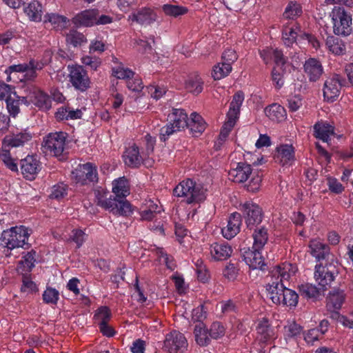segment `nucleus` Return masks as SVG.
Wrapping results in <instances>:
<instances>
[{"label":"nucleus","instance_id":"1","mask_svg":"<svg viewBox=\"0 0 353 353\" xmlns=\"http://www.w3.org/2000/svg\"><path fill=\"white\" fill-rule=\"evenodd\" d=\"M297 270L296 266L289 263H284L274 267L270 273V280L266 285L268 297L275 304H281L285 288L283 281H288Z\"/></svg>","mask_w":353,"mask_h":353},{"label":"nucleus","instance_id":"2","mask_svg":"<svg viewBox=\"0 0 353 353\" xmlns=\"http://www.w3.org/2000/svg\"><path fill=\"white\" fill-rule=\"evenodd\" d=\"M207 190L201 184L187 179L180 182L174 189V196L183 197L188 204L199 203L206 199Z\"/></svg>","mask_w":353,"mask_h":353},{"label":"nucleus","instance_id":"3","mask_svg":"<svg viewBox=\"0 0 353 353\" xmlns=\"http://www.w3.org/2000/svg\"><path fill=\"white\" fill-rule=\"evenodd\" d=\"M207 190L201 184L187 179L180 182L174 189V196L183 197L188 204L199 203L206 199Z\"/></svg>","mask_w":353,"mask_h":353},{"label":"nucleus","instance_id":"4","mask_svg":"<svg viewBox=\"0 0 353 353\" xmlns=\"http://www.w3.org/2000/svg\"><path fill=\"white\" fill-rule=\"evenodd\" d=\"M28 229L23 225L12 227L3 230L0 240L1 244L9 250L23 248L29 237Z\"/></svg>","mask_w":353,"mask_h":353},{"label":"nucleus","instance_id":"5","mask_svg":"<svg viewBox=\"0 0 353 353\" xmlns=\"http://www.w3.org/2000/svg\"><path fill=\"white\" fill-rule=\"evenodd\" d=\"M244 100L243 93L241 92H236L230 103L229 111L227 114V119L225 121L219 135V142H223L230 132L234 128L239 114L240 108Z\"/></svg>","mask_w":353,"mask_h":353},{"label":"nucleus","instance_id":"6","mask_svg":"<svg viewBox=\"0 0 353 353\" xmlns=\"http://www.w3.org/2000/svg\"><path fill=\"white\" fill-rule=\"evenodd\" d=\"M169 123L160 130V139L165 141L174 132L188 127V115L182 109H173L168 116Z\"/></svg>","mask_w":353,"mask_h":353},{"label":"nucleus","instance_id":"7","mask_svg":"<svg viewBox=\"0 0 353 353\" xmlns=\"http://www.w3.org/2000/svg\"><path fill=\"white\" fill-rule=\"evenodd\" d=\"M333 32L336 35L347 36L352 32V17L344 8L334 7L332 9Z\"/></svg>","mask_w":353,"mask_h":353},{"label":"nucleus","instance_id":"8","mask_svg":"<svg viewBox=\"0 0 353 353\" xmlns=\"http://www.w3.org/2000/svg\"><path fill=\"white\" fill-rule=\"evenodd\" d=\"M46 64L47 61L31 59L28 63L12 65L5 70V73L8 75L6 80L11 81L10 75L12 72H24L27 80H33L37 77V70H41Z\"/></svg>","mask_w":353,"mask_h":353},{"label":"nucleus","instance_id":"9","mask_svg":"<svg viewBox=\"0 0 353 353\" xmlns=\"http://www.w3.org/2000/svg\"><path fill=\"white\" fill-rule=\"evenodd\" d=\"M67 134L63 132L50 133L43 141V148L46 152L54 157L63 155L66 145Z\"/></svg>","mask_w":353,"mask_h":353},{"label":"nucleus","instance_id":"10","mask_svg":"<svg viewBox=\"0 0 353 353\" xmlns=\"http://www.w3.org/2000/svg\"><path fill=\"white\" fill-rule=\"evenodd\" d=\"M188 347V341L184 335L172 331L165 335L163 350L168 353H183Z\"/></svg>","mask_w":353,"mask_h":353},{"label":"nucleus","instance_id":"11","mask_svg":"<svg viewBox=\"0 0 353 353\" xmlns=\"http://www.w3.org/2000/svg\"><path fill=\"white\" fill-rule=\"evenodd\" d=\"M239 210L243 213L247 226L252 228L262 221L263 212L259 205L252 201L240 204Z\"/></svg>","mask_w":353,"mask_h":353},{"label":"nucleus","instance_id":"12","mask_svg":"<svg viewBox=\"0 0 353 353\" xmlns=\"http://www.w3.org/2000/svg\"><path fill=\"white\" fill-rule=\"evenodd\" d=\"M69 79L72 86L77 90L85 92L90 87V79L82 66H68Z\"/></svg>","mask_w":353,"mask_h":353},{"label":"nucleus","instance_id":"13","mask_svg":"<svg viewBox=\"0 0 353 353\" xmlns=\"http://www.w3.org/2000/svg\"><path fill=\"white\" fill-rule=\"evenodd\" d=\"M72 178L81 185L97 181V168L92 163L79 164L72 172Z\"/></svg>","mask_w":353,"mask_h":353},{"label":"nucleus","instance_id":"14","mask_svg":"<svg viewBox=\"0 0 353 353\" xmlns=\"http://www.w3.org/2000/svg\"><path fill=\"white\" fill-rule=\"evenodd\" d=\"M275 160L283 166H290L295 161V150L292 144H281L276 147Z\"/></svg>","mask_w":353,"mask_h":353},{"label":"nucleus","instance_id":"15","mask_svg":"<svg viewBox=\"0 0 353 353\" xmlns=\"http://www.w3.org/2000/svg\"><path fill=\"white\" fill-rule=\"evenodd\" d=\"M261 250L252 248L242 250L243 260L250 268L253 270L262 269L265 266V261Z\"/></svg>","mask_w":353,"mask_h":353},{"label":"nucleus","instance_id":"16","mask_svg":"<svg viewBox=\"0 0 353 353\" xmlns=\"http://www.w3.org/2000/svg\"><path fill=\"white\" fill-rule=\"evenodd\" d=\"M21 170L25 178L33 180L41 170V164L34 157L28 156L21 160Z\"/></svg>","mask_w":353,"mask_h":353},{"label":"nucleus","instance_id":"17","mask_svg":"<svg viewBox=\"0 0 353 353\" xmlns=\"http://www.w3.org/2000/svg\"><path fill=\"white\" fill-rule=\"evenodd\" d=\"M314 279L321 290L325 292L331 286V272L329 267L321 263L315 266Z\"/></svg>","mask_w":353,"mask_h":353},{"label":"nucleus","instance_id":"18","mask_svg":"<svg viewBox=\"0 0 353 353\" xmlns=\"http://www.w3.org/2000/svg\"><path fill=\"white\" fill-rule=\"evenodd\" d=\"M123 157L126 165L137 168L141 165L146 157L143 155L142 151L139 152V149L136 144H132L126 149Z\"/></svg>","mask_w":353,"mask_h":353},{"label":"nucleus","instance_id":"19","mask_svg":"<svg viewBox=\"0 0 353 353\" xmlns=\"http://www.w3.org/2000/svg\"><path fill=\"white\" fill-rule=\"evenodd\" d=\"M241 216L238 212L232 213L228 221L227 225L222 228L221 232L224 238L231 239L240 231Z\"/></svg>","mask_w":353,"mask_h":353},{"label":"nucleus","instance_id":"20","mask_svg":"<svg viewBox=\"0 0 353 353\" xmlns=\"http://www.w3.org/2000/svg\"><path fill=\"white\" fill-rule=\"evenodd\" d=\"M98 10L90 9L78 13L73 19V23L78 26L90 27L95 25Z\"/></svg>","mask_w":353,"mask_h":353},{"label":"nucleus","instance_id":"21","mask_svg":"<svg viewBox=\"0 0 353 353\" xmlns=\"http://www.w3.org/2000/svg\"><path fill=\"white\" fill-rule=\"evenodd\" d=\"M232 252V248L227 243H214L210 246V256L214 261L227 259Z\"/></svg>","mask_w":353,"mask_h":353},{"label":"nucleus","instance_id":"22","mask_svg":"<svg viewBox=\"0 0 353 353\" xmlns=\"http://www.w3.org/2000/svg\"><path fill=\"white\" fill-rule=\"evenodd\" d=\"M252 174V168L250 165L245 163H239L236 168L232 169L229 172V179L235 183H243Z\"/></svg>","mask_w":353,"mask_h":353},{"label":"nucleus","instance_id":"23","mask_svg":"<svg viewBox=\"0 0 353 353\" xmlns=\"http://www.w3.org/2000/svg\"><path fill=\"white\" fill-rule=\"evenodd\" d=\"M128 20L141 25H149L157 20V14L150 8H142L137 13L129 15Z\"/></svg>","mask_w":353,"mask_h":353},{"label":"nucleus","instance_id":"24","mask_svg":"<svg viewBox=\"0 0 353 353\" xmlns=\"http://www.w3.org/2000/svg\"><path fill=\"white\" fill-rule=\"evenodd\" d=\"M256 339L261 343H265L274 338V332L266 319H263L256 327Z\"/></svg>","mask_w":353,"mask_h":353},{"label":"nucleus","instance_id":"25","mask_svg":"<svg viewBox=\"0 0 353 353\" xmlns=\"http://www.w3.org/2000/svg\"><path fill=\"white\" fill-rule=\"evenodd\" d=\"M23 11L28 19L34 22H40L42 20L43 6L37 0H32L24 8Z\"/></svg>","mask_w":353,"mask_h":353},{"label":"nucleus","instance_id":"26","mask_svg":"<svg viewBox=\"0 0 353 353\" xmlns=\"http://www.w3.org/2000/svg\"><path fill=\"white\" fill-rule=\"evenodd\" d=\"M304 70L311 81H316L323 73L321 64L319 61L312 58L305 61Z\"/></svg>","mask_w":353,"mask_h":353},{"label":"nucleus","instance_id":"27","mask_svg":"<svg viewBox=\"0 0 353 353\" xmlns=\"http://www.w3.org/2000/svg\"><path fill=\"white\" fill-rule=\"evenodd\" d=\"M43 23H49L53 28L61 30L67 28L69 19L63 15L54 12H47L43 17Z\"/></svg>","mask_w":353,"mask_h":353},{"label":"nucleus","instance_id":"28","mask_svg":"<svg viewBox=\"0 0 353 353\" xmlns=\"http://www.w3.org/2000/svg\"><path fill=\"white\" fill-rule=\"evenodd\" d=\"M298 31H299V28L292 22L283 24L282 38L286 46H290L295 42Z\"/></svg>","mask_w":353,"mask_h":353},{"label":"nucleus","instance_id":"29","mask_svg":"<svg viewBox=\"0 0 353 353\" xmlns=\"http://www.w3.org/2000/svg\"><path fill=\"white\" fill-rule=\"evenodd\" d=\"M260 56L265 64L271 63L274 60L277 65H283L285 59L283 53L276 49L267 48L260 51Z\"/></svg>","mask_w":353,"mask_h":353},{"label":"nucleus","instance_id":"30","mask_svg":"<svg viewBox=\"0 0 353 353\" xmlns=\"http://www.w3.org/2000/svg\"><path fill=\"white\" fill-rule=\"evenodd\" d=\"M112 192L116 198H125L130 194V183L124 176L119 177L112 181Z\"/></svg>","mask_w":353,"mask_h":353},{"label":"nucleus","instance_id":"31","mask_svg":"<svg viewBox=\"0 0 353 353\" xmlns=\"http://www.w3.org/2000/svg\"><path fill=\"white\" fill-rule=\"evenodd\" d=\"M313 128L315 138L325 143L328 142L331 134V125L329 122L321 120L314 124Z\"/></svg>","mask_w":353,"mask_h":353},{"label":"nucleus","instance_id":"32","mask_svg":"<svg viewBox=\"0 0 353 353\" xmlns=\"http://www.w3.org/2000/svg\"><path fill=\"white\" fill-rule=\"evenodd\" d=\"M188 127L194 137L200 135L206 127V123L203 118L196 112H192L190 114V121L189 123L188 122Z\"/></svg>","mask_w":353,"mask_h":353},{"label":"nucleus","instance_id":"33","mask_svg":"<svg viewBox=\"0 0 353 353\" xmlns=\"http://www.w3.org/2000/svg\"><path fill=\"white\" fill-rule=\"evenodd\" d=\"M265 115L271 120L281 122L287 117L285 108L276 103L270 105L265 109Z\"/></svg>","mask_w":353,"mask_h":353},{"label":"nucleus","instance_id":"34","mask_svg":"<svg viewBox=\"0 0 353 353\" xmlns=\"http://www.w3.org/2000/svg\"><path fill=\"white\" fill-rule=\"evenodd\" d=\"M194 333L197 344L201 346L209 344L212 338L209 334V330L203 322H199L195 325Z\"/></svg>","mask_w":353,"mask_h":353},{"label":"nucleus","instance_id":"35","mask_svg":"<svg viewBox=\"0 0 353 353\" xmlns=\"http://www.w3.org/2000/svg\"><path fill=\"white\" fill-rule=\"evenodd\" d=\"M27 100L25 97H19L16 92L12 93L8 98L6 99V108L9 114L15 117L20 111L19 105L22 103H26Z\"/></svg>","mask_w":353,"mask_h":353},{"label":"nucleus","instance_id":"36","mask_svg":"<svg viewBox=\"0 0 353 353\" xmlns=\"http://www.w3.org/2000/svg\"><path fill=\"white\" fill-rule=\"evenodd\" d=\"M161 212V208L153 201L149 200L142 206L141 217L142 220L151 221Z\"/></svg>","mask_w":353,"mask_h":353},{"label":"nucleus","instance_id":"37","mask_svg":"<svg viewBox=\"0 0 353 353\" xmlns=\"http://www.w3.org/2000/svg\"><path fill=\"white\" fill-rule=\"evenodd\" d=\"M185 87L188 92L198 94L203 90V81L198 74H193L186 79Z\"/></svg>","mask_w":353,"mask_h":353},{"label":"nucleus","instance_id":"38","mask_svg":"<svg viewBox=\"0 0 353 353\" xmlns=\"http://www.w3.org/2000/svg\"><path fill=\"white\" fill-rule=\"evenodd\" d=\"M82 116V112L79 109L73 110L70 108L61 107L56 112L55 117L57 120H68L80 119Z\"/></svg>","mask_w":353,"mask_h":353},{"label":"nucleus","instance_id":"39","mask_svg":"<svg viewBox=\"0 0 353 353\" xmlns=\"http://www.w3.org/2000/svg\"><path fill=\"white\" fill-rule=\"evenodd\" d=\"M310 252L318 261L324 259L328 254L329 248L326 247L323 243L317 240H313L310 244Z\"/></svg>","mask_w":353,"mask_h":353},{"label":"nucleus","instance_id":"40","mask_svg":"<svg viewBox=\"0 0 353 353\" xmlns=\"http://www.w3.org/2000/svg\"><path fill=\"white\" fill-rule=\"evenodd\" d=\"M32 101L41 109L48 110L51 107V99L50 96L40 90H34L32 96Z\"/></svg>","mask_w":353,"mask_h":353},{"label":"nucleus","instance_id":"41","mask_svg":"<svg viewBox=\"0 0 353 353\" xmlns=\"http://www.w3.org/2000/svg\"><path fill=\"white\" fill-rule=\"evenodd\" d=\"M254 243L252 249L263 250L268 239V231L264 228H257L253 234Z\"/></svg>","mask_w":353,"mask_h":353},{"label":"nucleus","instance_id":"42","mask_svg":"<svg viewBox=\"0 0 353 353\" xmlns=\"http://www.w3.org/2000/svg\"><path fill=\"white\" fill-rule=\"evenodd\" d=\"M302 327L296 323L288 322L283 328V335L285 340L296 339L302 333Z\"/></svg>","mask_w":353,"mask_h":353},{"label":"nucleus","instance_id":"43","mask_svg":"<svg viewBox=\"0 0 353 353\" xmlns=\"http://www.w3.org/2000/svg\"><path fill=\"white\" fill-rule=\"evenodd\" d=\"M299 291L302 296H305L307 298H317L324 293L323 290H321L319 286L317 288L310 283L300 285Z\"/></svg>","mask_w":353,"mask_h":353},{"label":"nucleus","instance_id":"44","mask_svg":"<svg viewBox=\"0 0 353 353\" xmlns=\"http://www.w3.org/2000/svg\"><path fill=\"white\" fill-rule=\"evenodd\" d=\"M232 71V66L228 63L222 61L213 68L212 77L215 80L221 79L228 76Z\"/></svg>","mask_w":353,"mask_h":353},{"label":"nucleus","instance_id":"45","mask_svg":"<svg viewBox=\"0 0 353 353\" xmlns=\"http://www.w3.org/2000/svg\"><path fill=\"white\" fill-rule=\"evenodd\" d=\"M162 10L167 16L175 18L185 14L188 11L186 7L172 4H164Z\"/></svg>","mask_w":353,"mask_h":353},{"label":"nucleus","instance_id":"46","mask_svg":"<svg viewBox=\"0 0 353 353\" xmlns=\"http://www.w3.org/2000/svg\"><path fill=\"white\" fill-rule=\"evenodd\" d=\"M0 159L10 170H18L17 164L16 163L15 160L13 159L10 156L9 148L3 147V145H2V148L0 150Z\"/></svg>","mask_w":353,"mask_h":353},{"label":"nucleus","instance_id":"47","mask_svg":"<svg viewBox=\"0 0 353 353\" xmlns=\"http://www.w3.org/2000/svg\"><path fill=\"white\" fill-rule=\"evenodd\" d=\"M155 143V137H152L149 134H145L141 142L143 155L149 157L153 152Z\"/></svg>","mask_w":353,"mask_h":353},{"label":"nucleus","instance_id":"48","mask_svg":"<svg viewBox=\"0 0 353 353\" xmlns=\"http://www.w3.org/2000/svg\"><path fill=\"white\" fill-rule=\"evenodd\" d=\"M299 296L293 290L285 288L283 296H281V304L287 306H296L298 303Z\"/></svg>","mask_w":353,"mask_h":353},{"label":"nucleus","instance_id":"49","mask_svg":"<svg viewBox=\"0 0 353 353\" xmlns=\"http://www.w3.org/2000/svg\"><path fill=\"white\" fill-rule=\"evenodd\" d=\"M133 212L132 205L127 200H118L113 214L121 216H129Z\"/></svg>","mask_w":353,"mask_h":353},{"label":"nucleus","instance_id":"50","mask_svg":"<svg viewBox=\"0 0 353 353\" xmlns=\"http://www.w3.org/2000/svg\"><path fill=\"white\" fill-rule=\"evenodd\" d=\"M66 41L74 47L80 46L87 42L85 37L76 30H70L66 36Z\"/></svg>","mask_w":353,"mask_h":353},{"label":"nucleus","instance_id":"51","mask_svg":"<svg viewBox=\"0 0 353 353\" xmlns=\"http://www.w3.org/2000/svg\"><path fill=\"white\" fill-rule=\"evenodd\" d=\"M302 13V9L299 4L290 2L285 8L283 17L288 19H294Z\"/></svg>","mask_w":353,"mask_h":353},{"label":"nucleus","instance_id":"52","mask_svg":"<svg viewBox=\"0 0 353 353\" xmlns=\"http://www.w3.org/2000/svg\"><path fill=\"white\" fill-rule=\"evenodd\" d=\"M110 310L105 306L99 308L94 314L95 321L99 325L102 323H107L110 320Z\"/></svg>","mask_w":353,"mask_h":353},{"label":"nucleus","instance_id":"53","mask_svg":"<svg viewBox=\"0 0 353 353\" xmlns=\"http://www.w3.org/2000/svg\"><path fill=\"white\" fill-rule=\"evenodd\" d=\"M225 333V328L222 323L215 321L212 323L209 329V334L213 339H219L223 337Z\"/></svg>","mask_w":353,"mask_h":353},{"label":"nucleus","instance_id":"54","mask_svg":"<svg viewBox=\"0 0 353 353\" xmlns=\"http://www.w3.org/2000/svg\"><path fill=\"white\" fill-rule=\"evenodd\" d=\"M347 82L345 79L341 77L338 74H332V101L335 97H338L340 93V90L343 86L346 85Z\"/></svg>","mask_w":353,"mask_h":353},{"label":"nucleus","instance_id":"55","mask_svg":"<svg viewBox=\"0 0 353 353\" xmlns=\"http://www.w3.org/2000/svg\"><path fill=\"white\" fill-rule=\"evenodd\" d=\"M68 194V185L63 183H59L52 188L50 196L52 199H60Z\"/></svg>","mask_w":353,"mask_h":353},{"label":"nucleus","instance_id":"56","mask_svg":"<svg viewBox=\"0 0 353 353\" xmlns=\"http://www.w3.org/2000/svg\"><path fill=\"white\" fill-rule=\"evenodd\" d=\"M112 72L113 75L117 79H127V81L134 76V72L132 70L122 65L113 68Z\"/></svg>","mask_w":353,"mask_h":353},{"label":"nucleus","instance_id":"57","mask_svg":"<svg viewBox=\"0 0 353 353\" xmlns=\"http://www.w3.org/2000/svg\"><path fill=\"white\" fill-rule=\"evenodd\" d=\"M239 271V269L236 264L229 263L225 265L223 271V275L228 281H233L236 279Z\"/></svg>","mask_w":353,"mask_h":353},{"label":"nucleus","instance_id":"58","mask_svg":"<svg viewBox=\"0 0 353 353\" xmlns=\"http://www.w3.org/2000/svg\"><path fill=\"white\" fill-rule=\"evenodd\" d=\"M21 291L26 294L35 293L38 291V288L34 282L28 276H23Z\"/></svg>","mask_w":353,"mask_h":353},{"label":"nucleus","instance_id":"59","mask_svg":"<svg viewBox=\"0 0 353 353\" xmlns=\"http://www.w3.org/2000/svg\"><path fill=\"white\" fill-rule=\"evenodd\" d=\"M59 292L52 288H48L43 294V299L46 303L56 304L59 300Z\"/></svg>","mask_w":353,"mask_h":353},{"label":"nucleus","instance_id":"60","mask_svg":"<svg viewBox=\"0 0 353 353\" xmlns=\"http://www.w3.org/2000/svg\"><path fill=\"white\" fill-rule=\"evenodd\" d=\"M159 261L165 264L170 270H174L176 267L173 258L165 253L163 248H158L157 250Z\"/></svg>","mask_w":353,"mask_h":353},{"label":"nucleus","instance_id":"61","mask_svg":"<svg viewBox=\"0 0 353 353\" xmlns=\"http://www.w3.org/2000/svg\"><path fill=\"white\" fill-rule=\"evenodd\" d=\"M345 299L343 290L334 288L332 290V307L340 309Z\"/></svg>","mask_w":353,"mask_h":353},{"label":"nucleus","instance_id":"62","mask_svg":"<svg viewBox=\"0 0 353 353\" xmlns=\"http://www.w3.org/2000/svg\"><path fill=\"white\" fill-rule=\"evenodd\" d=\"M251 179L246 185L247 189L250 192H256L260 189L262 178L258 173H252L250 175Z\"/></svg>","mask_w":353,"mask_h":353},{"label":"nucleus","instance_id":"63","mask_svg":"<svg viewBox=\"0 0 353 353\" xmlns=\"http://www.w3.org/2000/svg\"><path fill=\"white\" fill-rule=\"evenodd\" d=\"M87 237L85 232L80 229H74L72 231L70 239L77 244L78 248H79L84 241H85Z\"/></svg>","mask_w":353,"mask_h":353},{"label":"nucleus","instance_id":"64","mask_svg":"<svg viewBox=\"0 0 353 353\" xmlns=\"http://www.w3.org/2000/svg\"><path fill=\"white\" fill-rule=\"evenodd\" d=\"M332 151V157H334L336 160L346 161L347 159L353 157V152H347L339 150V146L334 145L333 141Z\"/></svg>","mask_w":353,"mask_h":353}]
</instances>
